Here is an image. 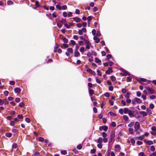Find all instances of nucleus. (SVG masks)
I'll list each match as a JSON object with an SVG mask.
<instances>
[{
	"instance_id": "nucleus-2",
	"label": "nucleus",
	"mask_w": 156,
	"mask_h": 156,
	"mask_svg": "<svg viewBox=\"0 0 156 156\" xmlns=\"http://www.w3.org/2000/svg\"><path fill=\"white\" fill-rule=\"evenodd\" d=\"M145 88L148 90V93L150 94H152L155 92V91L150 87H146Z\"/></svg>"
},
{
	"instance_id": "nucleus-30",
	"label": "nucleus",
	"mask_w": 156,
	"mask_h": 156,
	"mask_svg": "<svg viewBox=\"0 0 156 156\" xmlns=\"http://www.w3.org/2000/svg\"><path fill=\"white\" fill-rule=\"evenodd\" d=\"M134 124V122H132L129 124H128V126L129 127H131L133 126Z\"/></svg>"
},
{
	"instance_id": "nucleus-27",
	"label": "nucleus",
	"mask_w": 156,
	"mask_h": 156,
	"mask_svg": "<svg viewBox=\"0 0 156 156\" xmlns=\"http://www.w3.org/2000/svg\"><path fill=\"white\" fill-rule=\"evenodd\" d=\"M123 119L126 121L128 120L129 119L128 117L126 115H123Z\"/></svg>"
},
{
	"instance_id": "nucleus-34",
	"label": "nucleus",
	"mask_w": 156,
	"mask_h": 156,
	"mask_svg": "<svg viewBox=\"0 0 156 156\" xmlns=\"http://www.w3.org/2000/svg\"><path fill=\"white\" fill-rule=\"evenodd\" d=\"M63 47L65 48H67L68 47V45L67 44H64L62 46H61V48H63Z\"/></svg>"
},
{
	"instance_id": "nucleus-41",
	"label": "nucleus",
	"mask_w": 156,
	"mask_h": 156,
	"mask_svg": "<svg viewBox=\"0 0 156 156\" xmlns=\"http://www.w3.org/2000/svg\"><path fill=\"white\" fill-rule=\"evenodd\" d=\"M150 150L152 151H154L155 150V148L154 147V146H151V147Z\"/></svg>"
},
{
	"instance_id": "nucleus-62",
	"label": "nucleus",
	"mask_w": 156,
	"mask_h": 156,
	"mask_svg": "<svg viewBox=\"0 0 156 156\" xmlns=\"http://www.w3.org/2000/svg\"><path fill=\"white\" fill-rule=\"evenodd\" d=\"M24 105V104L22 102H20L19 104V106L20 107H22Z\"/></svg>"
},
{
	"instance_id": "nucleus-16",
	"label": "nucleus",
	"mask_w": 156,
	"mask_h": 156,
	"mask_svg": "<svg viewBox=\"0 0 156 156\" xmlns=\"http://www.w3.org/2000/svg\"><path fill=\"white\" fill-rule=\"evenodd\" d=\"M80 55L79 52L77 51H75L74 52V56L75 57L79 56Z\"/></svg>"
},
{
	"instance_id": "nucleus-1",
	"label": "nucleus",
	"mask_w": 156,
	"mask_h": 156,
	"mask_svg": "<svg viewBox=\"0 0 156 156\" xmlns=\"http://www.w3.org/2000/svg\"><path fill=\"white\" fill-rule=\"evenodd\" d=\"M121 70L122 72L121 73V74L123 76H126L127 75H130V74L129 73H128L127 71L123 69H122Z\"/></svg>"
},
{
	"instance_id": "nucleus-18",
	"label": "nucleus",
	"mask_w": 156,
	"mask_h": 156,
	"mask_svg": "<svg viewBox=\"0 0 156 156\" xmlns=\"http://www.w3.org/2000/svg\"><path fill=\"white\" fill-rule=\"evenodd\" d=\"M60 22L63 24H65L66 23V19H62L60 21Z\"/></svg>"
},
{
	"instance_id": "nucleus-11",
	"label": "nucleus",
	"mask_w": 156,
	"mask_h": 156,
	"mask_svg": "<svg viewBox=\"0 0 156 156\" xmlns=\"http://www.w3.org/2000/svg\"><path fill=\"white\" fill-rule=\"evenodd\" d=\"M115 147V150L117 151H118L121 149L120 146L119 144L116 145Z\"/></svg>"
},
{
	"instance_id": "nucleus-59",
	"label": "nucleus",
	"mask_w": 156,
	"mask_h": 156,
	"mask_svg": "<svg viewBox=\"0 0 156 156\" xmlns=\"http://www.w3.org/2000/svg\"><path fill=\"white\" fill-rule=\"evenodd\" d=\"M136 144L138 145H141L143 144V142L141 141H138L136 142Z\"/></svg>"
},
{
	"instance_id": "nucleus-42",
	"label": "nucleus",
	"mask_w": 156,
	"mask_h": 156,
	"mask_svg": "<svg viewBox=\"0 0 156 156\" xmlns=\"http://www.w3.org/2000/svg\"><path fill=\"white\" fill-rule=\"evenodd\" d=\"M121 103L122 104L123 106H125L126 105V102L123 100H122L121 101Z\"/></svg>"
},
{
	"instance_id": "nucleus-26",
	"label": "nucleus",
	"mask_w": 156,
	"mask_h": 156,
	"mask_svg": "<svg viewBox=\"0 0 156 156\" xmlns=\"http://www.w3.org/2000/svg\"><path fill=\"white\" fill-rule=\"evenodd\" d=\"M146 143L148 145H151L153 144V142L152 141L148 140L147 142Z\"/></svg>"
},
{
	"instance_id": "nucleus-33",
	"label": "nucleus",
	"mask_w": 156,
	"mask_h": 156,
	"mask_svg": "<svg viewBox=\"0 0 156 156\" xmlns=\"http://www.w3.org/2000/svg\"><path fill=\"white\" fill-rule=\"evenodd\" d=\"M130 96V93L128 92H127L126 94L125 95V97L127 98H129Z\"/></svg>"
},
{
	"instance_id": "nucleus-14",
	"label": "nucleus",
	"mask_w": 156,
	"mask_h": 156,
	"mask_svg": "<svg viewBox=\"0 0 156 156\" xmlns=\"http://www.w3.org/2000/svg\"><path fill=\"white\" fill-rule=\"evenodd\" d=\"M73 19L76 22H79L80 20V18L77 17L73 18Z\"/></svg>"
},
{
	"instance_id": "nucleus-54",
	"label": "nucleus",
	"mask_w": 156,
	"mask_h": 156,
	"mask_svg": "<svg viewBox=\"0 0 156 156\" xmlns=\"http://www.w3.org/2000/svg\"><path fill=\"white\" fill-rule=\"evenodd\" d=\"M127 79L128 81L130 82L132 80V78L130 76L127 77Z\"/></svg>"
},
{
	"instance_id": "nucleus-51",
	"label": "nucleus",
	"mask_w": 156,
	"mask_h": 156,
	"mask_svg": "<svg viewBox=\"0 0 156 156\" xmlns=\"http://www.w3.org/2000/svg\"><path fill=\"white\" fill-rule=\"evenodd\" d=\"M67 7L66 6V5H62V8H61V9L62 10H64L66 9H67Z\"/></svg>"
},
{
	"instance_id": "nucleus-52",
	"label": "nucleus",
	"mask_w": 156,
	"mask_h": 156,
	"mask_svg": "<svg viewBox=\"0 0 156 156\" xmlns=\"http://www.w3.org/2000/svg\"><path fill=\"white\" fill-rule=\"evenodd\" d=\"M85 43L86 45L90 44V41L88 40H84Z\"/></svg>"
},
{
	"instance_id": "nucleus-63",
	"label": "nucleus",
	"mask_w": 156,
	"mask_h": 156,
	"mask_svg": "<svg viewBox=\"0 0 156 156\" xmlns=\"http://www.w3.org/2000/svg\"><path fill=\"white\" fill-rule=\"evenodd\" d=\"M151 130L154 131H156V127L155 126H153L151 128Z\"/></svg>"
},
{
	"instance_id": "nucleus-43",
	"label": "nucleus",
	"mask_w": 156,
	"mask_h": 156,
	"mask_svg": "<svg viewBox=\"0 0 156 156\" xmlns=\"http://www.w3.org/2000/svg\"><path fill=\"white\" fill-rule=\"evenodd\" d=\"M119 112L121 115H122L123 114V110L122 108H120L119 111Z\"/></svg>"
},
{
	"instance_id": "nucleus-10",
	"label": "nucleus",
	"mask_w": 156,
	"mask_h": 156,
	"mask_svg": "<svg viewBox=\"0 0 156 156\" xmlns=\"http://www.w3.org/2000/svg\"><path fill=\"white\" fill-rule=\"evenodd\" d=\"M147 113L149 115H151L152 113L151 110L149 108H147Z\"/></svg>"
},
{
	"instance_id": "nucleus-64",
	"label": "nucleus",
	"mask_w": 156,
	"mask_h": 156,
	"mask_svg": "<svg viewBox=\"0 0 156 156\" xmlns=\"http://www.w3.org/2000/svg\"><path fill=\"white\" fill-rule=\"evenodd\" d=\"M139 155L140 156H145L144 153L143 152H141L139 154Z\"/></svg>"
},
{
	"instance_id": "nucleus-31",
	"label": "nucleus",
	"mask_w": 156,
	"mask_h": 156,
	"mask_svg": "<svg viewBox=\"0 0 156 156\" xmlns=\"http://www.w3.org/2000/svg\"><path fill=\"white\" fill-rule=\"evenodd\" d=\"M103 130L105 131H106L108 129V127L106 126H103Z\"/></svg>"
},
{
	"instance_id": "nucleus-46",
	"label": "nucleus",
	"mask_w": 156,
	"mask_h": 156,
	"mask_svg": "<svg viewBox=\"0 0 156 156\" xmlns=\"http://www.w3.org/2000/svg\"><path fill=\"white\" fill-rule=\"evenodd\" d=\"M56 7L57 9L59 10H61L62 9L61 7H60V5H56Z\"/></svg>"
},
{
	"instance_id": "nucleus-55",
	"label": "nucleus",
	"mask_w": 156,
	"mask_h": 156,
	"mask_svg": "<svg viewBox=\"0 0 156 156\" xmlns=\"http://www.w3.org/2000/svg\"><path fill=\"white\" fill-rule=\"evenodd\" d=\"M110 115L112 116L115 117L116 116V114L113 112H110Z\"/></svg>"
},
{
	"instance_id": "nucleus-15",
	"label": "nucleus",
	"mask_w": 156,
	"mask_h": 156,
	"mask_svg": "<svg viewBox=\"0 0 156 156\" xmlns=\"http://www.w3.org/2000/svg\"><path fill=\"white\" fill-rule=\"evenodd\" d=\"M35 2V5L37 8H39L40 7V5L39 4V1L36 0Z\"/></svg>"
},
{
	"instance_id": "nucleus-8",
	"label": "nucleus",
	"mask_w": 156,
	"mask_h": 156,
	"mask_svg": "<svg viewBox=\"0 0 156 156\" xmlns=\"http://www.w3.org/2000/svg\"><path fill=\"white\" fill-rule=\"evenodd\" d=\"M95 59V61L96 63H98V65H100L101 64V61L99 60V59L98 58L96 57Z\"/></svg>"
},
{
	"instance_id": "nucleus-37",
	"label": "nucleus",
	"mask_w": 156,
	"mask_h": 156,
	"mask_svg": "<svg viewBox=\"0 0 156 156\" xmlns=\"http://www.w3.org/2000/svg\"><path fill=\"white\" fill-rule=\"evenodd\" d=\"M84 50V48L83 47H81L80 49V51L82 53V54L83 53V51Z\"/></svg>"
},
{
	"instance_id": "nucleus-60",
	"label": "nucleus",
	"mask_w": 156,
	"mask_h": 156,
	"mask_svg": "<svg viewBox=\"0 0 156 156\" xmlns=\"http://www.w3.org/2000/svg\"><path fill=\"white\" fill-rule=\"evenodd\" d=\"M111 125L113 127H115L116 126V124L115 122H112Z\"/></svg>"
},
{
	"instance_id": "nucleus-38",
	"label": "nucleus",
	"mask_w": 156,
	"mask_h": 156,
	"mask_svg": "<svg viewBox=\"0 0 156 156\" xmlns=\"http://www.w3.org/2000/svg\"><path fill=\"white\" fill-rule=\"evenodd\" d=\"M154 107V105L152 104L151 103L149 105V108H151V109H153Z\"/></svg>"
},
{
	"instance_id": "nucleus-23",
	"label": "nucleus",
	"mask_w": 156,
	"mask_h": 156,
	"mask_svg": "<svg viewBox=\"0 0 156 156\" xmlns=\"http://www.w3.org/2000/svg\"><path fill=\"white\" fill-rule=\"evenodd\" d=\"M13 2L11 0H8L7 2V4L8 5H11L13 4Z\"/></svg>"
},
{
	"instance_id": "nucleus-17",
	"label": "nucleus",
	"mask_w": 156,
	"mask_h": 156,
	"mask_svg": "<svg viewBox=\"0 0 156 156\" xmlns=\"http://www.w3.org/2000/svg\"><path fill=\"white\" fill-rule=\"evenodd\" d=\"M5 135L7 137L10 138L11 137L12 134L10 133H5Z\"/></svg>"
},
{
	"instance_id": "nucleus-57",
	"label": "nucleus",
	"mask_w": 156,
	"mask_h": 156,
	"mask_svg": "<svg viewBox=\"0 0 156 156\" xmlns=\"http://www.w3.org/2000/svg\"><path fill=\"white\" fill-rule=\"evenodd\" d=\"M20 98H16L15 99V101L17 103H18L20 102Z\"/></svg>"
},
{
	"instance_id": "nucleus-4",
	"label": "nucleus",
	"mask_w": 156,
	"mask_h": 156,
	"mask_svg": "<svg viewBox=\"0 0 156 156\" xmlns=\"http://www.w3.org/2000/svg\"><path fill=\"white\" fill-rule=\"evenodd\" d=\"M115 136V134L114 132H112L110 136V140L109 141V143H111L112 141V140L114 138Z\"/></svg>"
},
{
	"instance_id": "nucleus-61",
	"label": "nucleus",
	"mask_w": 156,
	"mask_h": 156,
	"mask_svg": "<svg viewBox=\"0 0 156 156\" xmlns=\"http://www.w3.org/2000/svg\"><path fill=\"white\" fill-rule=\"evenodd\" d=\"M83 32L81 30H78V34L80 35H82L83 34Z\"/></svg>"
},
{
	"instance_id": "nucleus-24",
	"label": "nucleus",
	"mask_w": 156,
	"mask_h": 156,
	"mask_svg": "<svg viewBox=\"0 0 156 156\" xmlns=\"http://www.w3.org/2000/svg\"><path fill=\"white\" fill-rule=\"evenodd\" d=\"M103 139L102 138H99L98 140V142L99 144H101L102 143Z\"/></svg>"
},
{
	"instance_id": "nucleus-53",
	"label": "nucleus",
	"mask_w": 156,
	"mask_h": 156,
	"mask_svg": "<svg viewBox=\"0 0 156 156\" xmlns=\"http://www.w3.org/2000/svg\"><path fill=\"white\" fill-rule=\"evenodd\" d=\"M58 46H55L54 47V52H56L57 51V49L58 48Z\"/></svg>"
},
{
	"instance_id": "nucleus-7",
	"label": "nucleus",
	"mask_w": 156,
	"mask_h": 156,
	"mask_svg": "<svg viewBox=\"0 0 156 156\" xmlns=\"http://www.w3.org/2000/svg\"><path fill=\"white\" fill-rule=\"evenodd\" d=\"M89 93L90 97L92 96V95L94 94V90L93 89H89Z\"/></svg>"
},
{
	"instance_id": "nucleus-12",
	"label": "nucleus",
	"mask_w": 156,
	"mask_h": 156,
	"mask_svg": "<svg viewBox=\"0 0 156 156\" xmlns=\"http://www.w3.org/2000/svg\"><path fill=\"white\" fill-rule=\"evenodd\" d=\"M14 91L16 93H19L21 91V89L19 87H16L14 89Z\"/></svg>"
},
{
	"instance_id": "nucleus-32",
	"label": "nucleus",
	"mask_w": 156,
	"mask_h": 156,
	"mask_svg": "<svg viewBox=\"0 0 156 156\" xmlns=\"http://www.w3.org/2000/svg\"><path fill=\"white\" fill-rule=\"evenodd\" d=\"M97 36L100 37L101 36V34L99 30H97L96 33Z\"/></svg>"
},
{
	"instance_id": "nucleus-3",
	"label": "nucleus",
	"mask_w": 156,
	"mask_h": 156,
	"mask_svg": "<svg viewBox=\"0 0 156 156\" xmlns=\"http://www.w3.org/2000/svg\"><path fill=\"white\" fill-rule=\"evenodd\" d=\"M140 123L137 122H135L134 126V128L135 131H137L140 128Z\"/></svg>"
},
{
	"instance_id": "nucleus-5",
	"label": "nucleus",
	"mask_w": 156,
	"mask_h": 156,
	"mask_svg": "<svg viewBox=\"0 0 156 156\" xmlns=\"http://www.w3.org/2000/svg\"><path fill=\"white\" fill-rule=\"evenodd\" d=\"M137 80L139 81V82H146L147 81V80L144 78H138L137 79Z\"/></svg>"
},
{
	"instance_id": "nucleus-45",
	"label": "nucleus",
	"mask_w": 156,
	"mask_h": 156,
	"mask_svg": "<svg viewBox=\"0 0 156 156\" xmlns=\"http://www.w3.org/2000/svg\"><path fill=\"white\" fill-rule=\"evenodd\" d=\"M126 101L128 104H129L131 103V100L130 99H129V98H128L126 99Z\"/></svg>"
},
{
	"instance_id": "nucleus-29",
	"label": "nucleus",
	"mask_w": 156,
	"mask_h": 156,
	"mask_svg": "<svg viewBox=\"0 0 156 156\" xmlns=\"http://www.w3.org/2000/svg\"><path fill=\"white\" fill-rule=\"evenodd\" d=\"M61 153L63 155H66L67 154L66 151V150H62L61 151Z\"/></svg>"
},
{
	"instance_id": "nucleus-25",
	"label": "nucleus",
	"mask_w": 156,
	"mask_h": 156,
	"mask_svg": "<svg viewBox=\"0 0 156 156\" xmlns=\"http://www.w3.org/2000/svg\"><path fill=\"white\" fill-rule=\"evenodd\" d=\"M4 102V104L5 105H7L9 103V101L6 99H4L3 100Z\"/></svg>"
},
{
	"instance_id": "nucleus-21",
	"label": "nucleus",
	"mask_w": 156,
	"mask_h": 156,
	"mask_svg": "<svg viewBox=\"0 0 156 156\" xmlns=\"http://www.w3.org/2000/svg\"><path fill=\"white\" fill-rule=\"evenodd\" d=\"M67 50L68 52L71 53H72L73 52V50L71 48H68Z\"/></svg>"
},
{
	"instance_id": "nucleus-13",
	"label": "nucleus",
	"mask_w": 156,
	"mask_h": 156,
	"mask_svg": "<svg viewBox=\"0 0 156 156\" xmlns=\"http://www.w3.org/2000/svg\"><path fill=\"white\" fill-rule=\"evenodd\" d=\"M134 99L136 102L138 103H141L142 102V100L139 98H135Z\"/></svg>"
},
{
	"instance_id": "nucleus-39",
	"label": "nucleus",
	"mask_w": 156,
	"mask_h": 156,
	"mask_svg": "<svg viewBox=\"0 0 156 156\" xmlns=\"http://www.w3.org/2000/svg\"><path fill=\"white\" fill-rule=\"evenodd\" d=\"M104 95L105 97L108 98L110 96V94L108 92H106L104 94Z\"/></svg>"
},
{
	"instance_id": "nucleus-36",
	"label": "nucleus",
	"mask_w": 156,
	"mask_h": 156,
	"mask_svg": "<svg viewBox=\"0 0 156 156\" xmlns=\"http://www.w3.org/2000/svg\"><path fill=\"white\" fill-rule=\"evenodd\" d=\"M111 80L113 82L115 81L116 80L115 77L113 76H111Z\"/></svg>"
},
{
	"instance_id": "nucleus-28",
	"label": "nucleus",
	"mask_w": 156,
	"mask_h": 156,
	"mask_svg": "<svg viewBox=\"0 0 156 156\" xmlns=\"http://www.w3.org/2000/svg\"><path fill=\"white\" fill-rule=\"evenodd\" d=\"M39 141L41 142H43L44 141V139L43 138L40 137L38 138Z\"/></svg>"
},
{
	"instance_id": "nucleus-19",
	"label": "nucleus",
	"mask_w": 156,
	"mask_h": 156,
	"mask_svg": "<svg viewBox=\"0 0 156 156\" xmlns=\"http://www.w3.org/2000/svg\"><path fill=\"white\" fill-rule=\"evenodd\" d=\"M62 39L64 43H68V40L65 37H62Z\"/></svg>"
},
{
	"instance_id": "nucleus-48",
	"label": "nucleus",
	"mask_w": 156,
	"mask_h": 156,
	"mask_svg": "<svg viewBox=\"0 0 156 156\" xmlns=\"http://www.w3.org/2000/svg\"><path fill=\"white\" fill-rule=\"evenodd\" d=\"M141 112L142 113V114L143 116H146L147 115V113L146 112L144 111H141Z\"/></svg>"
},
{
	"instance_id": "nucleus-40",
	"label": "nucleus",
	"mask_w": 156,
	"mask_h": 156,
	"mask_svg": "<svg viewBox=\"0 0 156 156\" xmlns=\"http://www.w3.org/2000/svg\"><path fill=\"white\" fill-rule=\"evenodd\" d=\"M102 136L104 138H106L107 136V134L105 132H103L102 133Z\"/></svg>"
},
{
	"instance_id": "nucleus-44",
	"label": "nucleus",
	"mask_w": 156,
	"mask_h": 156,
	"mask_svg": "<svg viewBox=\"0 0 156 156\" xmlns=\"http://www.w3.org/2000/svg\"><path fill=\"white\" fill-rule=\"evenodd\" d=\"M96 80L97 83L98 84H100L101 83L100 80L98 78H96Z\"/></svg>"
},
{
	"instance_id": "nucleus-35",
	"label": "nucleus",
	"mask_w": 156,
	"mask_h": 156,
	"mask_svg": "<svg viewBox=\"0 0 156 156\" xmlns=\"http://www.w3.org/2000/svg\"><path fill=\"white\" fill-rule=\"evenodd\" d=\"M76 148L78 150H80L82 148V145L81 144H79L77 146Z\"/></svg>"
},
{
	"instance_id": "nucleus-9",
	"label": "nucleus",
	"mask_w": 156,
	"mask_h": 156,
	"mask_svg": "<svg viewBox=\"0 0 156 156\" xmlns=\"http://www.w3.org/2000/svg\"><path fill=\"white\" fill-rule=\"evenodd\" d=\"M93 39L95 41L96 43H98L100 41V39L99 38L96 37V36H94L93 37Z\"/></svg>"
},
{
	"instance_id": "nucleus-22",
	"label": "nucleus",
	"mask_w": 156,
	"mask_h": 156,
	"mask_svg": "<svg viewBox=\"0 0 156 156\" xmlns=\"http://www.w3.org/2000/svg\"><path fill=\"white\" fill-rule=\"evenodd\" d=\"M128 130L129 133L130 134H133V130L132 128H129L128 129Z\"/></svg>"
},
{
	"instance_id": "nucleus-47",
	"label": "nucleus",
	"mask_w": 156,
	"mask_h": 156,
	"mask_svg": "<svg viewBox=\"0 0 156 156\" xmlns=\"http://www.w3.org/2000/svg\"><path fill=\"white\" fill-rule=\"evenodd\" d=\"M96 152V150L95 149H92L91 150L90 153L91 154H94Z\"/></svg>"
},
{
	"instance_id": "nucleus-58",
	"label": "nucleus",
	"mask_w": 156,
	"mask_h": 156,
	"mask_svg": "<svg viewBox=\"0 0 156 156\" xmlns=\"http://www.w3.org/2000/svg\"><path fill=\"white\" fill-rule=\"evenodd\" d=\"M109 102L111 106H113L114 105V102L112 100H109Z\"/></svg>"
},
{
	"instance_id": "nucleus-56",
	"label": "nucleus",
	"mask_w": 156,
	"mask_h": 156,
	"mask_svg": "<svg viewBox=\"0 0 156 156\" xmlns=\"http://www.w3.org/2000/svg\"><path fill=\"white\" fill-rule=\"evenodd\" d=\"M57 26L58 28H60L62 27V24L59 23H57Z\"/></svg>"
},
{
	"instance_id": "nucleus-6",
	"label": "nucleus",
	"mask_w": 156,
	"mask_h": 156,
	"mask_svg": "<svg viewBox=\"0 0 156 156\" xmlns=\"http://www.w3.org/2000/svg\"><path fill=\"white\" fill-rule=\"evenodd\" d=\"M128 114L130 117H133L134 115L132 111L129 110L128 112Z\"/></svg>"
},
{
	"instance_id": "nucleus-20",
	"label": "nucleus",
	"mask_w": 156,
	"mask_h": 156,
	"mask_svg": "<svg viewBox=\"0 0 156 156\" xmlns=\"http://www.w3.org/2000/svg\"><path fill=\"white\" fill-rule=\"evenodd\" d=\"M129 110V109L128 108H125L123 110L124 112V113L125 114H127V113H128V112Z\"/></svg>"
},
{
	"instance_id": "nucleus-49",
	"label": "nucleus",
	"mask_w": 156,
	"mask_h": 156,
	"mask_svg": "<svg viewBox=\"0 0 156 156\" xmlns=\"http://www.w3.org/2000/svg\"><path fill=\"white\" fill-rule=\"evenodd\" d=\"M136 138L139 140H142L143 139V135L139 136L138 137H137Z\"/></svg>"
},
{
	"instance_id": "nucleus-50",
	"label": "nucleus",
	"mask_w": 156,
	"mask_h": 156,
	"mask_svg": "<svg viewBox=\"0 0 156 156\" xmlns=\"http://www.w3.org/2000/svg\"><path fill=\"white\" fill-rule=\"evenodd\" d=\"M108 89L111 91H112L113 89V87L112 86H111L108 87Z\"/></svg>"
}]
</instances>
